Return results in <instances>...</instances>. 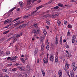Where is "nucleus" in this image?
Instances as JSON below:
<instances>
[{
	"instance_id": "nucleus-1",
	"label": "nucleus",
	"mask_w": 77,
	"mask_h": 77,
	"mask_svg": "<svg viewBox=\"0 0 77 77\" xmlns=\"http://www.w3.org/2000/svg\"><path fill=\"white\" fill-rule=\"evenodd\" d=\"M37 15V14H36V11H34L32 12L31 14H28L24 16L23 17V19H26V18H29L30 16H32V17H33V16H35V15Z\"/></svg>"
},
{
	"instance_id": "nucleus-2",
	"label": "nucleus",
	"mask_w": 77,
	"mask_h": 77,
	"mask_svg": "<svg viewBox=\"0 0 77 77\" xmlns=\"http://www.w3.org/2000/svg\"><path fill=\"white\" fill-rule=\"evenodd\" d=\"M47 63H48V56H47V57H45L44 58L43 61V65L45 66V64Z\"/></svg>"
},
{
	"instance_id": "nucleus-3",
	"label": "nucleus",
	"mask_w": 77,
	"mask_h": 77,
	"mask_svg": "<svg viewBox=\"0 0 77 77\" xmlns=\"http://www.w3.org/2000/svg\"><path fill=\"white\" fill-rule=\"evenodd\" d=\"M22 35H23V33L21 32L19 34L14 35L11 38H16V37L19 38L20 37V36H22Z\"/></svg>"
},
{
	"instance_id": "nucleus-4",
	"label": "nucleus",
	"mask_w": 77,
	"mask_h": 77,
	"mask_svg": "<svg viewBox=\"0 0 77 77\" xmlns=\"http://www.w3.org/2000/svg\"><path fill=\"white\" fill-rule=\"evenodd\" d=\"M45 43H42L41 46V51H43L45 48Z\"/></svg>"
},
{
	"instance_id": "nucleus-5",
	"label": "nucleus",
	"mask_w": 77,
	"mask_h": 77,
	"mask_svg": "<svg viewBox=\"0 0 77 77\" xmlns=\"http://www.w3.org/2000/svg\"><path fill=\"white\" fill-rule=\"evenodd\" d=\"M50 57L49 58V60L50 61H51V62H53L54 61V57L53 55L52 54H50Z\"/></svg>"
},
{
	"instance_id": "nucleus-6",
	"label": "nucleus",
	"mask_w": 77,
	"mask_h": 77,
	"mask_svg": "<svg viewBox=\"0 0 77 77\" xmlns=\"http://www.w3.org/2000/svg\"><path fill=\"white\" fill-rule=\"evenodd\" d=\"M12 18H11V19H8L7 20H6V21H5L4 22V24H8V23H9L10 22H11L12 21Z\"/></svg>"
},
{
	"instance_id": "nucleus-7",
	"label": "nucleus",
	"mask_w": 77,
	"mask_h": 77,
	"mask_svg": "<svg viewBox=\"0 0 77 77\" xmlns=\"http://www.w3.org/2000/svg\"><path fill=\"white\" fill-rule=\"evenodd\" d=\"M39 29H37V30H35L34 31V36H36V35H38L39 34Z\"/></svg>"
},
{
	"instance_id": "nucleus-8",
	"label": "nucleus",
	"mask_w": 77,
	"mask_h": 77,
	"mask_svg": "<svg viewBox=\"0 0 77 77\" xmlns=\"http://www.w3.org/2000/svg\"><path fill=\"white\" fill-rule=\"evenodd\" d=\"M76 39V36L75 35H73L72 38V43H74L75 42V39Z\"/></svg>"
},
{
	"instance_id": "nucleus-9",
	"label": "nucleus",
	"mask_w": 77,
	"mask_h": 77,
	"mask_svg": "<svg viewBox=\"0 0 77 77\" xmlns=\"http://www.w3.org/2000/svg\"><path fill=\"white\" fill-rule=\"evenodd\" d=\"M66 52L67 53L66 56L67 57H70L71 55V54L70 53H69V52H68V51H66Z\"/></svg>"
},
{
	"instance_id": "nucleus-10",
	"label": "nucleus",
	"mask_w": 77,
	"mask_h": 77,
	"mask_svg": "<svg viewBox=\"0 0 77 77\" xmlns=\"http://www.w3.org/2000/svg\"><path fill=\"white\" fill-rule=\"evenodd\" d=\"M62 72L61 70H59V77H62Z\"/></svg>"
},
{
	"instance_id": "nucleus-11",
	"label": "nucleus",
	"mask_w": 77,
	"mask_h": 77,
	"mask_svg": "<svg viewBox=\"0 0 77 77\" xmlns=\"http://www.w3.org/2000/svg\"><path fill=\"white\" fill-rule=\"evenodd\" d=\"M27 4L28 5H30L32 3V0H27Z\"/></svg>"
},
{
	"instance_id": "nucleus-12",
	"label": "nucleus",
	"mask_w": 77,
	"mask_h": 77,
	"mask_svg": "<svg viewBox=\"0 0 77 77\" xmlns=\"http://www.w3.org/2000/svg\"><path fill=\"white\" fill-rule=\"evenodd\" d=\"M35 27V28H37L38 27V25H37V24H34L32 26H31L30 27V28H32V27Z\"/></svg>"
},
{
	"instance_id": "nucleus-13",
	"label": "nucleus",
	"mask_w": 77,
	"mask_h": 77,
	"mask_svg": "<svg viewBox=\"0 0 77 77\" xmlns=\"http://www.w3.org/2000/svg\"><path fill=\"white\" fill-rule=\"evenodd\" d=\"M60 45H62V36L60 37Z\"/></svg>"
},
{
	"instance_id": "nucleus-14",
	"label": "nucleus",
	"mask_w": 77,
	"mask_h": 77,
	"mask_svg": "<svg viewBox=\"0 0 77 77\" xmlns=\"http://www.w3.org/2000/svg\"><path fill=\"white\" fill-rule=\"evenodd\" d=\"M70 74L71 75V76L72 77H74V71L73 70H72L70 72Z\"/></svg>"
},
{
	"instance_id": "nucleus-15",
	"label": "nucleus",
	"mask_w": 77,
	"mask_h": 77,
	"mask_svg": "<svg viewBox=\"0 0 77 77\" xmlns=\"http://www.w3.org/2000/svg\"><path fill=\"white\" fill-rule=\"evenodd\" d=\"M19 69H21L22 71H24V67H19Z\"/></svg>"
},
{
	"instance_id": "nucleus-16",
	"label": "nucleus",
	"mask_w": 77,
	"mask_h": 77,
	"mask_svg": "<svg viewBox=\"0 0 77 77\" xmlns=\"http://www.w3.org/2000/svg\"><path fill=\"white\" fill-rule=\"evenodd\" d=\"M19 4L20 5V8L23 6V2H19Z\"/></svg>"
},
{
	"instance_id": "nucleus-17",
	"label": "nucleus",
	"mask_w": 77,
	"mask_h": 77,
	"mask_svg": "<svg viewBox=\"0 0 77 77\" xmlns=\"http://www.w3.org/2000/svg\"><path fill=\"white\" fill-rule=\"evenodd\" d=\"M52 16L54 17V18H56V17H59V14H57L54 15H53Z\"/></svg>"
},
{
	"instance_id": "nucleus-18",
	"label": "nucleus",
	"mask_w": 77,
	"mask_h": 77,
	"mask_svg": "<svg viewBox=\"0 0 77 77\" xmlns=\"http://www.w3.org/2000/svg\"><path fill=\"white\" fill-rule=\"evenodd\" d=\"M18 58V57L17 56H15L13 58H11V60H15L16 59Z\"/></svg>"
},
{
	"instance_id": "nucleus-19",
	"label": "nucleus",
	"mask_w": 77,
	"mask_h": 77,
	"mask_svg": "<svg viewBox=\"0 0 77 77\" xmlns=\"http://www.w3.org/2000/svg\"><path fill=\"white\" fill-rule=\"evenodd\" d=\"M59 7L57 6L54 7L52 8H51V10H54V9H59Z\"/></svg>"
},
{
	"instance_id": "nucleus-20",
	"label": "nucleus",
	"mask_w": 77,
	"mask_h": 77,
	"mask_svg": "<svg viewBox=\"0 0 77 77\" xmlns=\"http://www.w3.org/2000/svg\"><path fill=\"white\" fill-rule=\"evenodd\" d=\"M57 36H56L55 37V44L56 45H57V44H58V40H57Z\"/></svg>"
},
{
	"instance_id": "nucleus-21",
	"label": "nucleus",
	"mask_w": 77,
	"mask_h": 77,
	"mask_svg": "<svg viewBox=\"0 0 77 77\" xmlns=\"http://www.w3.org/2000/svg\"><path fill=\"white\" fill-rule=\"evenodd\" d=\"M55 62L56 63H58V58L57 57H55Z\"/></svg>"
},
{
	"instance_id": "nucleus-22",
	"label": "nucleus",
	"mask_w": 77,
	"mask_h": 77,
	"mask_svg": "<svg viewBox=\"0 0 77 77\" xmlns=\"http://www.w3.org/2000/svg\"><path fill=\"white\" fill-rule=\"evenodd\" d=\"M20 18L19 17H17V18H16L13 21H12V22H14V21H17V20H19Z\"/></svg>"
},
{
	"instance_id": "nucleus-23",
	"label": "nucleus",
	"mask_w": 77,
	"mask_h": 77,
	"mask_svg": "<svg viewBox=\"0 0 77 77\" xmlns=\"http://www.w3.org/2000/svg\"><path fill=\"white\" fill-rule=\"evenodd\" d=\"M20 60H21L22 62H23V63H24L25 62V61H24V60L23 59V58H20Z\"/></svg>"
},
{
	"instance_id": "nucleus-24",
	"label": "nucleus",
	"mask_w": 77,
	"mask_h": 77,
	"mask_svg": "<svg viewBox=\"0 0 77 77\" xmlns=\"http://www.w3.org/2000/svg\"><path fill=\"white\" fill-rule=\"evenodd\" d=\"M38 48H36L35 49V51H34L35 54H37V52H38Z\"/></svg>"
},
{
	"instance_id": "nucleus-25",
	"label": "nucleus",
	"mask_w": 77,
	"mask_h": 77,
	"mask_svg": "<svg viewBox=\"0 0 77 77\" xmlns=\"http://www.w3.org/2000/svg\"><path fill=\"white\" fill-rule=\"evenodd\" d=\"M58 5L59 6H60V7H61L62 8L63 7V5L60 3L58 4Z\"/></svg>"
},
{
	"instance_id": "nucleus-26",
	"label": "nucleus",
	"mask_w": 77,
	"mask_h": 77,
	"mask_svg": "<svg viewBox=\"0 0 77 77\" xmlns=\"http://www.w3.org/2000/svg\"><path fill=\"white\" fill-rule=\"evenodd\" d=\"M46 49L48 51L49 50V49H50V46H49V44H48V45L46 46Z\"/></svg>"
},
{
	"instance_id": "nucleus-27",
	"label": "nucleus",
	"mask_w": 77,
	"mask_h": 77,
	"mask_svg": "<svg viewBox=\"0 0 77 77\" xmlns=\"http://www.w3.org/2000/svg\"><path fill=\"white\" fill-rule=\"evenodd\" d=\"M75 66V64L74 63H73L72 64V68H74Z\"/></svg>"
},
{
	"instance_id": "nucleus-28",
	"label": "nucleus",
	"mask_w": 77,
	"mask_h": 77,
	"mask_svg": "<svg viewBox=\"0 0 77 77\" xmlns=\"http://www.w3.org/2000/svg\"><path fill=\"white\" fill-rule=\"evenodd\" d=\"M42 8V5H41L40 6H39V7H37L36 9L37 10H38V9H40V8Z\"/></svg>"
},
{
	"instance_id": "nucleus-29",
	"label": "nucleus",
	"mask_w": 77,
	"mask_h": 77,
	"mask_svg": "<svg viewBox=\"0 0 77 77\" xmlns=\"http://www.w3.org/2000/svg\"><path fill=\"white\" fill-rule=\"evenodd\" d=\"M16 9V7H14L10 11V12H12V11H14V9Z\"/></svg>"
},
{
	"instance_id": "nucleus-30",
	"label": "nucleus",
	"mask_w": 77,
	"mask_h": 77,
	"mask_svg": "<svg viewBox=\"0 0 77 77\" xmlns=\"http://www.w3.org/2000/svg\"><path fill=\"white\" fill-rule=\"evenodd\" d=\"M42 72L43 74V75L44 77L45 76V72H44V71H42Z\"/></svg>"
},
{
	"instance_id": "nucleus-31",
	"label": "nucleus",
	"mask_w": 77,
	"mask_h": 77,
	"mask_svg": "<svg viewBox=\"0 0 77 77\" xmlns=\"http://www.w3.org/2000/svg\"><path fill=\"white\" fill-rule=\"evenodd\" d=\"M5 40L4 38H2L0 39V43H2Z\"/></svg>"
},
{
	"instance_id": "nucleus-32",
	"label": "nucleus",
	"mask_w": 77,
	"mask_h": 77,
	"mask_svg": "<svg viewBox=\"0 0 77 77\" xmlns=\"http://www.w3.org/2000/svg\"><path fill=\"white\" fill-rule=\"evenodd\" d=\"M12 63H10L9 64H8L7 65V66L8 67H9V66H12Z\"/></svg>"
},
{
	"instance_id": "nucleus-33",
	"label": "nucleus",
	"mask_w": 77,
	"mask_h": 77,
	"mask_svg": "<svg viewBox=\"0 0 77 77\" xmlns=\"http://www.w3.org/2000/svg\"><path fill=\"white\" fill-rule=\"evenodd\" d=\"M43 33L45 36H46L47 35V32H46V31L44 30L43 31Z\"/></svg>"
},
{
	"instance_id": "nucleus-34",
	"label": "nucleus",
	"mask_w": 77,
	"mask_h": 77,
	"mask_svg": "<svg viewBox=\"0 0 77 77\" xmlns=\"http://www.w3.org/2000/svg\"><path fill=\"white\" fill-rule=\"evenodd\" d=\"M57 21H58L57 22V24L59 25H60V23H61V22H60V21H59V20H58Z\"/></svg>"
},
{
	"instance_id": "nucleus-35",
	"label": "nucleus",
	"mask_w": 77,
	"mask_h": 77,
	"mask_svg": "<svg viewBox=\"0 0 77 77\" xmlns=\"http://www.w3.org/2000/svg\"><path fill=\"white\" fill-rule=\"evenodd\" d=\"M68 27L70 29H71L72 28V26L71 25H68Z\"/></svg>"
},
{
	"instance_id": "nucleus-36",
	"label": "nucleus",
	"mask_w": 77,
	"mask_h": 77,
	"mask_svg": "<svg viewBox=\"0 0 77 77\" xmlns=\"http://www.w3.org/2000/svg\"><path fill=\"white\" fill-rule=\"evenodd\" d=\"M50 12H51V11L50 10H48L46 12V14H49V13H50Z\"/></svg>"
},
{
	"instance_id": "nucleus-37",
	"label": "nucleus",
	"mask_w": 77,
	"mask_h": 77,
	"mask_svg": "<svg viewBox=\"0 0 77 77\" xmlns=\"http://www.w3.org/2000/svg\"><path fill=\"white\" fill-rule=\"evenodd\" d=\"M17 41V39L15 38V39H14V41L13 42V43H10V44H14V43L15 42V41Z\"/></svg>"
},
{
	"instance_id": "nucleus-38",
	"label": "nucleus",
	"mask_w": 77,
	"mask_h": 77,
	"mask_svg": "<svg viewBox=\"0 0 77 77\" xmlns=\"http://www.w3.org/2000/svg\"><path fill=\"white\" fill-rule=\"evenodd\" d=\"M3 72H7V71H8L5 68L3 69Z\"/></svg>"
},
{
	"instance_id": "nucleus-39",
	"label": "nucleus",
	"mask_w": 77,
	"mask_h": 77,
	"mask_svg": "<svg viewBox=\"0 0 77 77\" xmlns=\"http://www.w3.org/2000/svg\"><path fill=\"white\" fill-rule=\"evenodd\" d=\"M11 25V24H9L8 25L5 26V28H8V27H9V26H10Z\"/></svg>"
},
{
	"instance_id": "nucleus-40",
	"label": "nucleus",
	"mask_w": 77,
	"mask_h": 77,
	"mask_svg": "<svg viewBox=\"0 0 77 77\" xmlns=\"http://www.w3.org/2000/svg\"><path fill=\"white\" fill-rule=\"evenodd\" d=\"M66 68H68L69 67V65L68 64L67 65H65Z\"/></svg>"
},
{
	"instance_id": "nucleus-41",
	"label": "nucleus",
	"mask_w": 77,
	"mask_h": 77,
	"mask_svg": "<svg viewBox=\"0 0 77 77\" xmlns=\"http://www.w3.org/2000/svg\"><path fill=\"white\" fill-rule=\"evenodd\" d=\"M25 60H27L28 59V56L26 55L25 57Z\"/></svg>"
},
{
	"instance_id": "nucleus-42",
	"label": "nucleus",
	"mask_w": 77,
	"mask_h": 77,
	"mask_svg": "<svg viewBox=\"0 0 77 77\" xmlns=\"http://www.w3.org/2000/svg\"><path fill=\"white\" fill-rule=\"evenodd\" d=\"M52 1H50L49 2L45 4V5H48L49 4H50V3H52Z\"/></svg>"
},
{
	"instance_id": "nucleus-43",
	"label": "nucleus",
	"mask_w": 77,
	"mask_h": 77,
	"mask_svg": "<svg viewBox=\"0 0 77 77\" xmlns=\"http://www.w3.org/2000/svg\"><path fill=\"white\" fill-rule=\"evenodd\" d=\"M46 23L48 25H50V21H48L46 22Z\"/></svg>"
},
{
	"instance_id": "nucleus-44",
	"label": "nucleus",
	"mask_w": 77,
	"mask_h": 77,
	"mask_svg": "<svg viewBox=\"0 0 77 77\" xmlns=\"http://www.w3.org/2000/svg\"><path fill=\"white\" fill-rule=\"evenodd\" d=\"M67 36H70V32L69 31H68L67 32Z\"/></svg>"
},
{
	"instance_id": "nucleus-45",
	"label": "nucleus",
	"mask_w": 77,
	"mask_h": 77,
	"mask_svg": "<svg viewBox=\"0 0 77 77\" xmlns=\"http://www.w3.org/2000/svg\"><path fill=\"white\" fill-rule=\"evenodd\" d=\"M12 71H17V68H14V69H12Z\"/></svg>"
},
{
	"instance_id": "nucleus-46",
	"label": "nucleus",
	"mask_w": 77,
	"mask_h": 77,
	"mask_svg": "<svg viewBox=\"0 0 77 77\" xmlns=\"http://www.w3.org/2000/svg\"><path fill=\"white\" fill-rule=\"evenodd\" d=\"M76 69H77V67L76 66H75V67H74V68H73L74 71H76Z\"/></svg>"
},
{
	"instance_id": "nucleus-47",
	"label": "nucleus",
	"mask_w": 77,
	"mask_h": 77,
	"mask_svg": "<svg viewBox=\"0 0 77 77\" xmlns=\"http://www.w3.org/2000/svg\"><path fill=\"white\" fill-rule=\"evenodd\" d=\"M19 24H20L19 22H17L16 23L14 24L15 26H18Z\"/></svg>"
},
{
	"instance_id": "nucleus-48",
	"label": "nucleus",
	"mask_w": 77,
	"mask_h": 77,
	"mask_svg": "<svg viewBox=\"0 0 77 77\" xmlns=\"http://www.w3.org/2000/svg\"><path fill=\"white\" fill-rule=\"evenodd\" d=\"M16 29H17V30H19L20 29V26H18L17 28H16Z\"/></svg>"
},
{
	"instance_id": "nucleus-49",
	"label": "nucleus",
	"mask_w": 77,
	"mask_h": 77,
	"mask_svg": "<svg viewBox=\"0 0 77 77\" xmlns=\"http://www.w3.org/2000/svg\"><path fill=\"white\" fill-rule=\"evenodd\" d=\"M24 21H20V22H19V24H21V23H24Z\"/></svg>"
},
{
	"instance_id": "nucleus-50",
	"label": "nucleus",
	"mask_w": 77,
	"mask_h": 77,
	"mask_svg": "<svg viewBox=\"0 0 77 77\" xmlns=\"http://www.w3.org/2000/svg\"><path fill=\"white\" fill-rule=\"evenodd\" d=\"M6 53L8 55H9V54H10V52H6Z\"/></svg>"
},
{
	"instance_id": "nucleus-51",
	"label": "nucleus",
	"mask_w": 77,
	"mask_h": 77,
	"mask_svg": "<svg viewBox=\"0 0 77 77\" xmlns=\"http://www.w3.org/2000/svg\"><path fill=\"white\" fill-rule=\"evenodd\" d=\"M69 65V64H68V62L67 61H66L65 65Z\"/></svg>"
},
{
	"instance_id": "nucleus-52",
	"label": "nucleus",
	"mask_w": 77,
	"mask_h": 77,
	"mask_svg": "<svg viewBox=\"0 0 77 77\" xmlns=\"http://www.w3.org/2000/svg\"><path fill=\"white\" fill-rule=\"evenodd\" d=\"M49 16H50L49 14H47V15H45V17H46V18H47V17H49Z\"/></svg>"
},
{
	"instance_id": "nucleus-53",
	"label": "nucleus",
	"mask_w": 77,
	"mask_h": 77,
	"mask_svg": "<svg viewBox=\"0 0 77 77\" xmlns=\"http://www.w3.org/2000/svg\"><path fill=\"white\" fill-rule=\"evenodd\" d=\"M66 48H69V46L68 45H66Z\"/></svg>"
},
{
	"instance_id": "nucleus-54",
	"label": "nucleus",
	"mask_w": 77,
	"mask_h": 77,
	"mask_svg": "<svg viewBox=\"0 0 77 77\" xmlns=\"http://www.w3.org/2000/svg\"><path fill=\"white\" fill-rule=\"evenodd\" d=\"M11 57H8L7 58V60H10V59H11Z\"/></svg>"
},
{
	"instance_id": "nucleus-55",
	"label": "nucleus",
	"mask_w": 77,
	"mask_h": 77,
	"mask_svg": "<svg viewBox=\"0 0 77 77\" xmlns=\"http://www.w3.org/2000/svg\"><path fill=\"white\" fill-rule=\"evenodd\" d=\"M64 69L65 71L66 72L67 71V70L66 69V68H64Z\"/></svg>"
},
{
	"instance_id": "nucleus-56",
	"label": "nucleus",
	"mask_w": 77,
	"mask_h": 77,
	"mask_svg": "<svg viewBox=\"0 0 77 77\" xmlns=\"http://www.w3.org/2000/svg\"><path fill=\"white\" fill-rule=\"evenodd\" d=\"M67 22H68L66 21H65L64 23V24H66V23H67Z\"/></svg>"
},
{
	"instance_id": "nucleus-57",
	"label": "nucleus",
	"mask_w": 77,
	"mask_h": 77,
	"mask_svg": "<svg viewBox=\"0 0 77 77\" xmlns=\"http://www.w3.org/2000/svg\"><path fill=\"white\" fill-rule=\"evenodd\" d=\"M12 39V37H11V38H8L7 39V41H10V39Z\"/></svg>"
},
{
	"instance_id": "nucleus-58",
	"label": "nucleus",
	"mask_w": 77,
	"mask_h": 77,
	"mask_svg": "<svg viewBox=\"0 0 77 77\" xmlns=\"http://www.w3.org/2000/svg\"><path fill=\"white\" fill-rule=\"evenodd\" d=\"M71 1L72 2H75L77 1V0H71Z\"/></svg>"
},
{
	"instance_id": "nucleus-59",
	"label": "nucleus",
	"mask_w": 77,
	"mask_h": 77,
	"mask_svg": "<svg viewBox=\"0 0 77 77\" xmlns=\"http://www.w3.org/2000/svg\"><path fill=\"white\" fill-rule=\"evenodd\" d=\"M17 11H20V8H18L17 9Z\"/></svg>"
},
{
	"instance_id": "nucleus-60",
	"label": "nucleus",
	"mask_w": 77,
	"mask_h": 77,
	"mask_svg": "<svg viewBox=\"0 0 77 77\" xmlns=\"http://www.w3.org/2000/svg\"><path fill=\"white\" fill-rule=\"evenodd\" d=\"M56 56H57V55H58V52H57L56 53Z\"/></svg>"
},
{
	"instance_id": "nucleus-61",
	"label": "nucleus",
	"mask_w": 77,
	"mask_h": 77,
	"mask_svg": "<svg viewBox=\"0 0 77 77\" xmlns=\"http://www.w3.org/2000/svg\"><path fill=\"white\" fill-rule=\"evenodd\" d=\"M63 42H66V40H65V39H64L63 40Z\"/></svg>"
},
{
	"instance_id": "nucleus-62",
	"label": "nucleus",
	"mask_w": 77,
	"mask_h": 77,
	"mask_svg": "<svg viewBox=\"0 0 77 77\" xmlns=\"http://www.w3.org/2000/svg\"><path fill=\"white\" fill-rule=\"evenodd\" d=\"M47 28L48 29H49V26H46Z\"/></svg>"
},
{
	"instance_id": "nucleus-63",
	"label": "nucleus",
	"mask_w": 77,
	"mask_h": 77,
	"mask_svg": "<svg viewBox=\"0 0 77 77\" xmlns=\"http://www.w3.org/2000/svg\"><path fill=\"white\" fill-rule=\"evenodd\" d=\"M38 3H41V0H39L38 1Z\"/></svg>"
},
{
	"instance_id": "nucleus-64",
	"label": "nucleus",
	"mask_w": 77,
	"mask_h": 77,
	"mask_svg": "<svg viewBox=\"0 0 77 77\" xmlns=\"http://www.w3.org/2000/svg\"><path fill=\"white\" fill-rule=\"evenodd\" d=\"M15 65L17 66H18V63H16V64H15Z\"/></svg>"
}]
</instances>
